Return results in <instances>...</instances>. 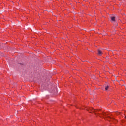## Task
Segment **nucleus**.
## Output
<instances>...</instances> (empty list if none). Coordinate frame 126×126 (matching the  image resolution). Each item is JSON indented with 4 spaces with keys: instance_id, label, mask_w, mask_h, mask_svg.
Returning a JSON list of instances; mask_svg holds the SVG:
<instances>
[{
    "instance_id": "f257e3e1",
    "label": "nucleus",
    "mask_w": 126,
    "mask_h": 126,
    "mask_svg": "<svg viewBox=\"0 0 126 126\" xmlns=\"http://www.w3.org/2000/svg\"><path fill=\"white\" fill-rule=\"evenodd\" d=\"M87 110L89 112V113H92V112H96V109H94L92 107L89 108Z\"/></svg>"
},
{
    "instance_id": "f03ea898",
    "label": "nucleus",
    "mask_w": 126,
    "mask_h": 126,
    "mask_svg": "<svg viewBox=\"0 0 126 126\" xmlns=\"http://www.w3.org/2000/svg\"><path fill=\"white\" fill-rule=\"evenodd\" d=\"M98 56H102V51L99 49L98 50Z\"/></svg>"
},
{
    "instance_id": "7ed1b4c3",
    "label": "nucleus",
    "mask_w": 126,
    "mask_h": 126,
    "mask_svg": "<svg viewBox=\"0 0 126 126\" xmlns=\"http://www.w3.org/2000/svg\"><path fill=\"white\" fill-rule=\"evenodd\" d=\"M105 89L106 91L108 90L109 89V86L107 85L105 87Z\"/></svg>"
},
{
    "instance_id": "20e7f679",
    "label": "nucleus",
    "mask_w": 126,
    "mask_h": 126,
    "mask_svg": "<svg viewBox=\"0 0 126 126\" xmlns=\"http://www.w3.org/2000/svg\"><path fill=\"white\" fill-rule=\"evenodd\" d=\"M111 20L112 21H115V17H112Z\"/></svg>"
},
{
    "instance_id": "39448f33",
    "label": "nucleus",
    "mask_w": 126,
    "mask_h": 126,
    "mask_svg": "<svg viewBox=\"0 0 126 126\" xmlns=\"http://www.w3.org/2000/svg\"><path fill=\"white\" fill-rule=\"evenodd\" d=\"M103 116H106L107 114H106L105 113H103Z\"/></svg>"
},
{
    "instance_id": "423d86ee",
    "label": "nucleus",
    "mask_w": 126,
    "mask_h": 126,
    "mask_svg": "<svg viewBox=\"0 0 126 126\" xmlns=\"http://www.w3.org/2000/svg\"><path fill=\"white\" fill-rule=\"evenodd\" d=\"M116 114H117V115H119L120 113L119 112H117Z\"/></svg>"
},
{
    "instance_id": "0eeeda50",
    "label": "nucleus",
    "mask_w": 126,
    "mask_h": 126,
    "mask_svg": "<svg viewBox=\"0 0 126 126\" xmlns=\"http://www.w3.org/2000/svg\"><path fill=\"white\" fill-rule=\"evenodd\" d=\"M125 119H126V116L125 117Z\"/></svg>"
}]
</instances>
